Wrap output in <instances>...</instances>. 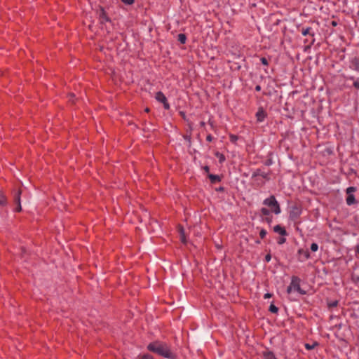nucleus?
I'll use <instances>...</instances> for the list:
<instances>
[{"label": "nucleus", "mask_w": 359, "mask_h": 359, "mask_svg": "<svg viewBox=\"0 0 359 359\" xmlns=\"http://www.w3.org/2000/svg\"><path fill=\"white\" fill-rule=\"evenodd\" d=\"M260 60L264 65H268V60H266V58L262 57Z\"/></svg>", "instance_id": "a878e982"}, {"label": "nucleus", "mask_w": 359, "mask_h": 359, "mask_svg": "<svg viewBox=\"0 0 359 359\" xmlns=\"http://www.w3.org/2000/svg\"><path fill=\"white\" fill-rule=\"evenodd\" d=\"M265 259L267 262H269L271 260V255L269 254L266 255L265 257Z\"/></svg>", "instance_id": "c756f323"}, {"label": "nucleus", "mask_w": 359, "mask_h": 359, "mask_svg": "<svg viewBox=\"0 0 359 359\" xmlns=\"http://www.w3.org/2000/svg\"><path fill=\"white\" fill-rule=\"evenodd\" d=\"M271 215V210L266 208H262L260 210V215L263 218L264 217L269 216Z\"/></svg>", "instance_id": "9b49d317"}, {"label": "nucleus", "mask_w": 359, "mask_h": 359, "mask_svg": "<svg viewBox=\"0 0 359 359\" xmlns=\"http://www.w3.org/2000/svg\"><path fill=\"white\" fill-rule=\"evenodd\" d=\"M229 139H230L231 142L234 143L238 140V137L235 135H230Z\"/></svg>", "instance_id": "5701e85b"}, {"label": "nucleus", "mask_w": 359, "mask_h": 359, "mask_svg": "<svg viewBox=\"0 0 359 359\" xmlns=\"http://www.w3.org/2000/svg\"><path fill=\"white\" fill-rule=\"evenodd\" d=\"M6 197L4 194H0V205H4L6 203Z\"/></svg>", "instance_id": "6ab92c4d"}, {"label": "nucleus", "mask_w": 359, "mask_h": 359, "mask_svg": "<svg viewBox=\"0 0 359 359\" xmlns=\"http://www.w3.org/2000/svg\"><path fill=\"white\" fill-rule=\"evenodd\" d=\"M350 68L356 71H359V58H353L350 63Z\"/></svg>", "instance_id": "9d476101"}, {"label": "nucleus", "mask_w": 359, "mask_h": 359, "mask_svg": "<svg viewBox=\"0 0 359 359\" xmlns=\"http://www.w3.org/2000/svg\"><path fill=\"white\" fill-rule=\"evenodd\" d=\"M355 252L359 255V245L356 247Z\"/></svg>", "instance_id": "f704fd0d"}, {"label": "nucleus", "mask_w": 359, "mask_h": 359, "mask_svg": "<svg viewBox=\"0 0 359 359\" xmlns=\"http://www.w3.org/2000/svg\"><path fill=\"white\" fill-rule=\"evenodd\" d=\"M306 349H308V350H311V349L313 348V346H310V345H309V344H306Z\"/></svg>", "instance_id": "473e14b6"}, {"label": "nucleus", "mask_w": 359, "mask_h": 359, "mask_svg": "<svg viewBox=\"0 0 359 359\" xmlns=\"http://www.w3.org/2000/svg\"><path fill=\"white\" fill-rule=\"evenodd\" d=\"M355 189L352 187H348L346 189V194H348V196L346 198V203L348 205H353L355 203V197H354L353 194H352L353 192L355 191Z\"/></svg>", "instance_id": "39448f33"}, {"label": "nucleus", "mask_w": 359, "mask_h": 359, "mask_svg": "<svg viewBox=\"0 0 359 359\" xmlns=\"http://www.w3.org/2000/svg\"><path fill=\"white\" fill-rule=\"evenodd\" d=\"M206 140L208 142H211L212 140V137L210 135H208L206 137Z\"/></svg>", "instance_id": "c85d7f7f"}, {"label": "nucleus", "mask_w": 359, "mask_h": 359, "mask_svg": "<svg viewBox=\"0 0 359 359\" xmlns=\"http://www.w3.org/2000/svg\"><path fill=\"white\" fill-rule=\"evenodd\" d=\"M180 232L182 242L185 243V237H184L183 229L182 228L180 229Z\"/></svg>", "instance_id": "4be33fe9"}, {"label": "nucleus", "mask_w": 359, "mask_h": 359, "mask_svg": "<svg viewBox=\"0 0 359 359\" xmlns=\"http://www.w3.org/2000/svg\"><path fill=\"white\" fill-rule=\"evenodd\" d=\"M285 241H286V238H285L284 236H283V237H280V238H279L278 239L277 243H278L279 245H282V244H283L284 243H285Z\"/></svg>", "instance_id": "412c9836"}, {"label": "nucleus", "mask_w": 359, "mask_h": 359, "mask_svg": "<svg viewBox=\"0 0 359 359\" xmlns=\"http://www.w3.org/2000/svg\"><path fill=\"white\" fill-rule=\"evenodd\" d=\"M149 111V109L148 108H147V109H146V111H147V112H148Z\"/></svg>", "instance_id": "e433bc0d"}, {"label": "nucleus", "mask_w": 359, "mask_h": 359, "mask_svg": "<svg viewBox=\"0 0 359 359\" xmlns=\"http://www.w3.org/2000/svg\"><path fill=\"white\" fill-rule=\"evenodd\" d=\"M269 311L271 313H276L278 311V308L274 304H271L269 306Z\"/></svg>", "instance_id": "dca6fc26"}, {"label": "nucleus", "mask_w": 359, "mask_h": 359, "mask_svg": "<svg viewBox=\"0 0 359 359\" xmlns=\"http://www.w3.org/2000/svg\"><path fill=\"white\" fill-rule=\"evenodd\" d=\"M141 359H154V358L149 354H144L141 357Z\"/></svg>", "instance_id": "b1692460"}, {"label": "nucleus", "mask_w": 359, "mask_h": 359, "mask_svg": "<svg viewBox=\"0 0 359 359\" xmlns=\"http://www.w3.org/2000/svg\"><path fill=\"white\" fill-rule=\"evenodd\" d=\"M178 41H179L181 43H182V44L185 43H186V41H187V37H186L185 34H180L178 35Z\"/></svg>", "instance_id": "4468645a"}, {"label": "nucleus", "mask_w": 359, "mask_h": 359, "mask_svg": "<svg viewBox=\"0 0 359 359\" xmlns=\"http://www.w3.org/2000/svg\"><path fill=\"white\" fill-rule=\"evenodd\" d=\"M155 98L157 101L163 104V107L165 109H170V104H168V102L167 101V98L162 92H161V91L157 92L156 93Z\"/></svg>", "instance_id": "20e7f679"}, {"label": "nucleus", "mask_w": 359, "mask_h": 359, "mask_svg": "<svg viewBox=\"0 0 359 359\" xmlns=\"http://www.w3.org/2000/svg\"><path fill=\"white\" fill-rule=\"evenodd\" d=\"M263 204L270 208L271 212H273L276 215L280 214L281 212L280 205L274 196H271L270 197L264 200Z\"/></svg>", "instance_id": "f03ea898"}, {"label": "nucleus", "mask_w": 359, "mask_h": 359, "mask_svg": "<svg viewBox=\"0 0 359 359\" xmlns=\"http://www.w3.org/2000/svg\"><path fill=\"white\" fill-rule=\"evenodd\" d=\"M203 169L206 172H209L210 168L208 166H205Z\"/></svg>", "instance_id": "7c9ffc66"}, {"label": "nucleus", "mask_w": 359, "mask_h": 359, "mask_svg": "<svg viewBox=\"0 0 359 359\" xmlns=\"http://www.w3.org/2000/svg\"><path fill=\"white\" fill-rule=\"evenodd\" d=\"M147 349L165 358L177 359L176 355L171 351L166 344H163L159 341H154L153 343H150L147 346Z\"/></svg>", "instance_id": "f257e3e1"}, {"label": "nucleus", "mask_w": 359, "mask_h": 359, "mask_svg": "<svg viewBox=\"0 0 359 359\" xmlns=\"http://www.w3.org/2000/svg\"><path fill=\"white\" fill-rule=\"evenodd\" d=\"M311 28L307 27L306 29H303L302 33L304 36H306L308 34H311Z\"/></svg>", "instance_id": "f3484780"}, {"label": "nucleus", "mask_w": 359, "mask_h": 359, "mask_svg": "<svg viewBox=\"0 0 359 359\" xmlns=\"http://www.w3.org/2000/svg\"><path fill=\"white\" fill-rule=\"evenodd\" d=\"M318 249V245L317 243H312L311 245V250L313 251V252H316Z\"/></svg>", "instance_id": "aec40b11"}, {"label": "nucleus", "mask_w": 359, "mask_h": 359, "mask_svg": "<svg viewBox=\"0 0 359 359\" xmlns=\"http://www.w3.org/2000/svg\"><path fill=\"white\" fill-rule=\"evenodd\" d=\"M208 177L212 183H215L217 182H219L220 180V178L218 175H212V174H208Z\"/></svg>", "instance_id": "ddd939ff"}, {"label": "nucleus", "mask_w": 359, "mask_h": 359, "mask_svg": "<svg viewBox=\"0 0 359 359\" xmlns=\"http://www.w3.org/2000/svg\"><path fill=\"white\" fill-rule=\"evenodd\" d=\"M22 193L21 190H19L16 195L15 196V202L17 203V207L15 208V210L17 212H20L22 210L21 205H20V194Z\"/></svg>", "instance_id": "6e6552de"}, {"label": "nucleus", "mask_w": 359, "mask_h": 359, "mask_svg": "<svg viewBox=\"0 0 359 359\" xmlns=\"http://www.w3.org/2000/svg\"><path fill=\"white\" fill-rule=\"evenodd\" d=\"M301 215V210L297 207V206H294L292 208L290 212V217L294 220L296 219H297Z\"/></svg>", "instance_id": "423d86ee"}, {"label": "nucleus", "mask_w": 359, "mask_h": 359, "mask_svg": "<svg viewBox=\"0 0 359 359\" xmlns=\"http://www.w3.org/2000/svg\"><path fill=\"white\" fill-rule=\"evenodd\" d=\"M266 234H267V231L265 229H262L260 230L259 236L262 239L264 238Z\"/></svg>", "instance_id": "a211bd4d"}, {"label": "nucleus", "mask_w": 359, "mask_h": 359, "mask_svg": "<svg viewBox=\"0 0 359 359\" xmlns=\"http://www.w3.org/2000/svg\"><path fill=\"white\" fill-rule=\"evenodd\" d=\"M353 86L354 87H355L356 88L359 89V79L355 81L354 83H353Z\"/></svg>", "instance_id": "bb28decb"}, {"label": "nucleus", "mask_w": 359, "mask_h": 359, "mask_svg": "<svg viewBox=\"0 0 359 359\" xmlns=\"http://www.w3.org/2000/svg\"><path fill=\"white\" fill-rule=\"evenodd\" d=\"M309 257V252H306V257L308 258Z\"/></svg>", "instance_id": "c9c22d12"}, {"label": "nucleus", "mask_w": 359, "mask_h": 359, "mask_svg": "<svg viewBox=\"0 0 359 359\" xmlns=\"http://www.w3.org/2000/svg\"><path fill=\"white\" fill-rule=\"evenodd\" d=\"M224 160V157L222 154H219V161H223Z\"/></svg>", "instance_id": "2f4dec72"}, {"label": "nucleus", "mask_w": 359, "mask_h": 359, "mask_svg": "<svg viewBox=\"0 0 359 359\" xmlns=\"http://www.w3.org/2000/svg\"><path fill=\"white\" fill-rule=\"evenodd\" d=\"M256 117H257V121H259V122H262L264 120V118L266 117V113L263 110V109H262V108L259 109V110L256 113Z\"/></svg>", "instance_id": "1a4fd4ad"}, {"label": "nucleus", "mask_w": 359, "mask_h": 359, "mask_svg": "<svg viewBox=\"0 0 359 359\" xmlns=\"http://www.w3.org/2000/svg\"><path fill=\"white\" fill-rule=\"evenodd\" d=\"M124 4L131 5L134 3V0H121Z\"/></svg>", "instance_id": "393cba45"}, {"label": "nucleus", "mask_w": 359, "mask_h": 359, "mask_svg": "<svg viewBox=\"0 0 359 359\" xmlns=\"http://www.w3.org/2000/svg\"><path fill=\"white\" fill-rule=\"evenodd\" d=\"M264 359H277L275 355L270 351H266L263 353Z\"/></svg>", "instance_id": "f8f14e48"}, {"label": "nucleus", "mask_w": 359, "mask_h": 359, "mask_svg": "<svg viewBox=\"0 0 359 359\" xmlns=\"http://www.w3.org/2000/svg\"><path fill=\"white\" fill-rule=\"evenodd\" d=\"M287 292L288 294H291L293 292H297L300 294L304 293L301 290L300 285H299V279L298 278L293 277L292 278V281L287 289Z\"/></svg>", "instance_id": "7ed1b4c3"}, {"label": "nucleus", "mask_w": 359, "mask_h": 359, "mask_svg": "<svg viewBox=\"0 0 359 359\" xmlns=\"http://www.w3.org/2000/svg\"><path fill=\"white\" fill-rule=\"evenodd\" d=\"M272 297V294L271 293H266L264 296V299L271 298Z\"/></svg>", "instance_id": "cd10ccee"}, {"label": "nucleus", "mask_w": 359, "mask_h": 359, "mask_svg": "<svg viewBox=\"0 0 359 359\" xmlns=\"http://www.w3.org/2000/svg\"><path fill=\"white\" fill-rule=\"evenodd\" d=\"M262 220L266 222L268 224H271L272 223V216L270 215L269 216L264 217L262 218Z\"/></svg>", "instance_id": "2eb2a0df"}, {"label": "nucleus", "mask_w": 359, "mask_h": 359, "mask_svg": "<svg viewBox=\"0 0 359 359\" xmlns=\"http://www.w3.org/2000/svg\"><path fill=\"white\" fill-rule=\"evenodd\" d=\"M273 231L281 235L282 236H287V231H286L284 227L281 226L280 225H276L273 227Z\"/></svg>", "instance_id": "0eeeda50"}, {"label": "nucleus", "mask_w": 359, "mask_h": 359, "mask_svg": "<svg viewBox=\"0 0 359 359\" xmlns=\"http://www.w3.org/2000/svg\"><path fill=\"white\" fill-rule=\"evenodd\" d=\"M255 90H256L257 91H259V90H261V87H260V86H257L255 87Z\"/></svg>", "instance_id": "72a5a7b5"}]
</instances>
